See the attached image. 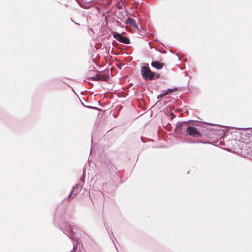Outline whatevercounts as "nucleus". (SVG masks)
I'll return each instance as SVG.
<instances>
[{
  "mask_svg": "<svg viewBox=\"0 0 252 252\" xmlns=\"http://www.w3.org/2000/svg\"><path fill=\"white\" fill-rule=\"evenodd\" d=\"M155 75H156V79H158L160 77V75L159 74H155Z\"/></svg>",
  "mask_w": 252,
  "mask_h": 252,
  "instance_id": "14",
  "label": "nucleus"
},
{
  "mask_svg": "<svg viewBox=\"0 0 252 252\" xmlns=\"http://www.w3.org/2000/svg\"><path fill=\"white\" fill-rule=\"evenodd\" d=\"M132 26H133L134 28L137 29L138 31H139V29L138 28V25H137L136 22L135 21V24L132 25Z\"/></svg>",
  "mask_w": 252,
  "mask_h": 252,
  "instance_id": "11",
  "label": "nucleus"
},
{
  "mask_svg": "<svg viewBox=\"0 0 252 252\" xmlns=\"http://www.w3.org/2000/svg\"><path fill=\"white\" fill-rule=\"evenodd\" d=\"M174 90L172 89H167V90H164V93H165V95L171 93V92H173Z\"/></svg>",
  "mask_w": 252,
  "mask_h": 252,
  "instance_id": "9",
  "label": "nucleus"
},
{
  "mask_svg": "<svg viewBox=\"0 0 252 252\" xmlns=\"http://www.w3.org/2000/svg\"><path fill=\"white\" fill-rule=\"evenodd\" d=\"M84 175H83L82 177H80V182L78 184H76V185L73 187L72 189V191L70 192L68 197H71L73 195V192H74V196L76 195L79 192V190L81 189L82 187L83 186L84 183Z\"/></svg>",
  "mask_w": 252,
  "mask_h": 252,
  "instance_id": "2",
  "label": "nucleus"
},
{
  "mask_svg": "<svg viewBox=\"0 0 252 252\" xmlns=\"http://www.w3.org/2000/svg\"><path fill=\"white\" fill-rule=\"evenodd\" d=\"M186 133L188 135L194 137H200L201 136V134L196 128L190 126L187 127Z\"/></svg>",
  "mask_w": 252,
  "mask_h": 252,
  "instance_id": "3",
  "label": "nucleus"
},
{
  "mask_svg": "<svg viewBox=\"0 0 252 252\" xmlns=\"http://www.w3.org/2000/svg\"><path fill=\"white\" fill-rule=\"evenodd\" d=\"M79 231V233H80V234L81 235L82 234H85V233L82 231H80V230H78Z\"/></svg>",
  "mask_w": 252,
  "mask_h": 252,
  "instance_id": "15",
  "label": "nucleus"
},
{
  "mask_svg": "<svg viewBox=\"0 0 252 252\" xmlns=\"http://www.w3.org/2000/svg\"><path fill=\"white\" fill-rule=\"evenodd\" d=\"M165 95V93H164V92H163L162 94H159L158 96V99H161V98L163 97V96L164 95Z\"/></svg>",
  "mask_w": 252,
  "mask_h": 252,
  "instance_id": "10",
  "label": "nucleus"
},
{
  "mask_svg": "<svg viewBox=\"0 0 252 252\" xmlns=\"http://www.w3.org/2000/svg\"><path fill=\"white\" fill-rule=\"evenodd\" d=\"M152 67L158 69L160 70L163 68V64L157 61H153L151 63Z\"/></svg>",
  "mask_w": 252,
  "mask_h": 252,
  "instance_id": "6",
  "label": "nucleus"
},
{
  "mask_svg": "<svg viewBox=\"0 0 252 252\" xmlns=\"http://www.w3.org/2000/svg\"><path fill=\"white\" fill-rule=\"evenodd\" d=\"M135 20L134 19H132L131 18H128L126 19V23L127 24L130 25L132 26V25L135 24Z\"/></svg>",
  "mask_w": 252,
  "mask_h": 252,
  "instance_id": "8",
  "label": "nucleus"
},
{
  "mask_svg": "<svg viewBox=\"0 0 252 252\" xmlns=\"http://www.w3.org/2000/svg\"><path fill=\"white\" fill-rule=\"evenodd\" d=\"M170 115L171 116V119H173L175 117V115L172 112L170 113Z\"/></svg>",
  "mask_w": 252,
  "mask_h": 252,
  "instance_id": "13",
  "label": "nucleus"
},
{
  "mask_svg": "<svg viewBox=\"0 0 252 252\" xmlns=\"http://www.w3.org/2000/svg\"><path fill=\"white\" fill-rule=\"evenodd\" d=\"M198 141H192V143H198Z\"/></svg>",
  "mask_w": 252,
  "mask_h": 252,
  "instance_id": "16",
  "label": "nucleus"
},
{
  "mask_svg": "<svg viewBox=\"0 0 252 252\" xmlns=\"http://www.w3.org/2000/svg\"><path fill=\"white\" fill-rule=\"evenodd\" d=\"M93 80L102 81L104 80V77L102 75H98L96 74L90 78Z\"/></svg>",
  "mask_w": 252,
  "mask_h": 252,
  "instance_id": "7",
  "label": "nucleus"
},
{
  "mask_svg": "<svg viewBox=\"0 0 252 252\" xmlns=\"http://www.w3.org/2000/svg\"><path fill=\"white\" fill-rule=\"evenodd\" d=\"M113 36L115 39L120 42L126 44L130 43V40L128 37L123 36L121 34L117 32H114L113 33Z\"/></svg>",
  "mask_w": 252,
  "mask_h": 252,
  "instance_id": "4",
  "label": "nucleus"
},
{
  "mask_svg": "<svg viewBox=\"0 0 252 252\" xmlns=\"http://www.w3.org/2000/svg\"><path fill=\"white\" fill-rule=\"evenodd\" d=\"M188 126V122H182L177 124L176 129L179 132H182L184 130L186 131V128Z\"/></svg>",
  "mask_w": 252,
  "mask_h": 252,
  "instance_id": "5",
  "label": "nucleus"
},
{
  "mask_svg": "<svg viewBox=\"0 0 252 252\" xmlns=\"http://www.w3.org/2000/svg\"><path fill=\"white\" fill-rule=\"evenodd\" d=\"M238 129H243L244 128H238Z\"/></svg>",
  "mask_w": 252,
  "mask_h": 252,
  "instance_id": "17",
  "label": "nucleus"
},
{
  "mask_svg": "<svg viewBox=\"0 0 252 252\" xmlns=\"http://www.w3.org/2000/svg\"><path fill=\"white\" fill-rule=\"evenodd\" d=\"M79 252H85V251L83 247L82 248H79Z\"/></svg>",
  "mask_w": 252,
  "mask_h": 252,
  "instance_id": "12",
  "label": "nucleus"
},
{
  "mask_svg": "<svg viewBox=\"0 0 252 252\" xmlns=\"http://www.w3.org/2000/svg\"><path fill=\"white\" fill-rule=\"evenodd\" d=\"M141 67V74L145 80H153L155 79V73L150 70L147 63H144Z\"/></svg>",
  "mask_w": 252,
  "mask_h": 252,
  "instance_id": "1",
  "label": "nucleus"
}]
</instances>
